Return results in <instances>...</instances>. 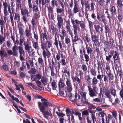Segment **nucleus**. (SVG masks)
Wrapping results in <instances>:
<instances>
[{
    "label": "nucleus",
    "mask_w": 123,
    "mask_h": 123,
    "mask_svg": "<svg viewBox=\"0 0 123 123\" xmlns=\"http://www.w3.org/2000/svg\"><path fill=\"white\" fill-rule=\"evenodd\" d=\"M89 94L90 96L93 97L96 96L98 94V91L97 87L96 86H93V88L88 86Z\"/></svg>",
    "instance_id": "nucleus-1"
},
{
    "label": "nucleus",
    "mask_w": 123,
    "mask_h": 123,
    "mask_svg": "<svg viewBox=\"0 0 123 123\" xmlns=\"http://www.w3.org/2000/svg\"><path fill=\"white\" fill-rule=\"evenodd\" d=\"M12 50L11 49L8 50L7 52L8 55H12L14 57H17L18 56V47L17 45L13 46L12 48Z\"/></svg>",
    "instance_id": "nucleus-2"
},
{
    "label": "nucleus",
    "mask_w": 123,
    "mask_h": 123,
    "mask_svg": "<svg viewBox=\"0 0 123 123\" xmlns=\"http://www.w3.org/2000/svg\"><path fill=\"white\" fill-rule=\"evenodd\" d=\"M57 19L58 21L56 24L57 27L59 30L63 27V19L61 16H59L58 15H57Z\"/></svg>",
    "instance_id": "nucleus-3"
},
{
    "label": "nucleus",
    "mask_w": 123,
    "mask_h": 123,
    "mask_svg": "<svg viewBox=\"0 0 123 123\" xmlns=\"http://www.w3.org/2000/svg\"><path fill=\"white\" fill-rule=\"evenodd\" d=\"M45 109H39L40 111L42 113L44 117L46 118H48V116H52V114L51 111L49 112L48 111L45 110Z\"/></svg>",
    "instance_id": "nucleus-4"
},
{
    "label": "nucleus",
    "mask_w": 123,
    "mask_h": 123,
    "mask_svg": "<svg viewBox=\"0 0 123 123\" xmlns=\"http://www.w3.org/2000/svg\"><path fill=\"white\" fill-rule=\"evenodd\" d=\"M67 80L66 81V89L68 92H71L72 89L73 87L71 83L70 80L67 78Z\"/></svg>",
    "instance_id": "nucleus-5"
},
{
    "label": "nucleus",
    "mask_w": 123,
    "mask_h": 123,
    "mask_svg": "<svg viewBox=\"0 0 123 123\" xmlns=\"http://www.w3.org/2000/svg\"><path fill=\"white\" fill-rule=\"evenodd\" d=\"M43 55L44 58L45 62H46V57L49 59V57L51 55V54L47 48L46 50L43 51Z\"/></svg>",
    "instance_id": "nucleus-6"
},
{
    "label": "nucleus",
    "mask_w": 123,
    "mask_h": 123,
    "mask_svg": "<svg viewBox=\"0 0 123 123\" xmlns=\"http://www.w3.org/2000/svg\"><path fill=\"white\" fill-rule=\"evenodd\" d=\"M43 104L40 102H38V107L39 109H46L48 106V102H43Z\"/></svg>",
    "instance_id": "nucleus-7"
},
{
    "label": "nucleus",
    "mask_w": 123,
    "mask_h": 123,
    "mask_svg": "<svg viewBox=\"0 0 123 123\" xmlns=\"http://www.w3.org/2000/svg\"><path fill=\"white\" fill-rule=\"evenodd\" d=\"M80 94L82 96V98H81V101L83 103L85 104V102H87L86 100V92H81Z\"/></svg>",
    "instance_id": "nucleus-8"
},
{
    "label": "nucleus",
    "mask_w": 123,
    "mask_h": 123,
    "mask_svg": "<svg viewBox=\"0 0 123 123\" xmlns=\"http://www.w3.org/2000/svg\"><path fill=\"white\" fill-rule=\"evenodd\" d=\"M74 6L73 8L74 13H76L78 12L79 11V6L78 4L77 1L75 0H74Z\"/></svg>",
    "instance_id": "nucleus-9"
},
{
    "label": "nucleus",
    "mask_w": 123,
    "mask_h": 123,
    "mask_svg": "<svg viewBox=\"0 0 123 123\" xmlns=\"http://www.w3.org/2000/svg\"><path fill=\"white\" fill-rule=\"evenodd\" d=\"M24 49L26 51L28 52V53L30 52V50L32 48L30 44L28 43L27 42L24 44Z\"/></svg>",
    "instance_id": "nucleus-10"
},
{
    "label": "nucleus",
    "mask_w": 123,
    "mask_h": 123,
    "mask_svg": "<svg viewBox=\"0 0 123 123\" xmlns=\"http://www.w3.org/2000/svg\"><path fill=\"white\" fill-rule=\"evenodd\" d=\"M110 10L111 12L112 16H113L116 14V11L114 6L111 5L110 7Z\"/></svg>",
    "instance_id": "nucleus-11"
},
{
    "label": "nucleus",
    "mask_w": 123,
    "mask_h": 123,
    "mask_svg": "<svg viewBox=\"0 0 123 123\" xmlns=\"http://www.w3.org/2000/svg\"><path fill=\"white\" fill-rule=\"evenodd\" d=\"M32 47L33 48L37 50V52L39 49V46L38 41L33 42H32Z\"/></svg>",
    "instance_id": "nucleus-12"
},
{
    "label": "nucleus",
    "mask_w": 123,
    "mask_h": 123,
    "mask_svg": "<svg viewBox=\"0 0 123 123\" xmlns=\"http://www.w3.org/2000/svg\"><path fill=\"white\" fill-rule=\"evenodd\" d=\"M13 15L14 17V19L15 21H16L17 22L20 21V16L18 12L17 13L15 12L14 14H13Z\"/></svg>",
    "instance_id": "nucleus-13"
},
{
    "label": "nucleus",
    "mask_w": 123,
    "mask_h": 123,
    "mask_svg": "<svg viewBox=\"0 0 123 123\" xmlns=\"http://www.w3.org/2000/svg\"><path fill=\"white\" fill-rule=\"evenodd\" d=\"M21 13L22 15L28 16L29 12L28 10L26 8L23 9L21 11Z\"/></svg>",
    "instance_id": "nucleus-14"
},
{
    "label": "nucleus",
    "mask_w": 123,
    "mask_h": 123,
    "mask_svg": "<svg viewBox=\"0 0 123 123\" xmlns=\"http://www.w3.org/2000/svg\"><path fill=\"white\" fill-rule=\"evenodd\" d=\"M19 35L20 36L23 35L24 32L23 26L22 24H20L18 26Z\"/></svg>",
    "instance_id": "nucleus-15"
},
{
    "label": "nucleus",
    "mask_w": 123,
    "mask_h": 123,
    "mask_svg": "<svg viewBox=\"0 0 123 123\" xmlns=\"http://www.w3.org/2000/svg\"><path fill=\"white\" fill-rule=\"evenodd\" d=\"M97 1L98 2L101 6L104 5L106 2L105 0H97ZM106 3L107 4L110 1V0H106Z\"/></svg>",
    "instance_id": "nucleus-16"
},
{
    "label": "nucleus",
    "mask_w": 123,
    "mask_h": 123,
    "mask_svg": "<svg viewBox=\"0 0 123 123\" xmlns=\"http://www.w3.org/2000/svg\"><path fill=\"white\" fill-rule=\"evenodd\" d=\"M94 28L96 32L100 33V32L102 31V28L100 26L97 25H94Z\"/></svg>",
    "instance_id": "nucleus-17"
},
{
    "label": "nucleus",
    "mask_w": 123,
    "mask_h": 123,
    "mask_svg": "<svg viewBox=\"0 0 123 123\" xmlns=\"http://www.w3.org/2000/svg\"><path fill=\"white\" fill-rule=\"evenodd\" d=\"M71 78L73 80V82L77 81L78 83H80L81 80L77 76H72Z\"/></svg>",
    "instance_id": "nucleus-18"
},
{
    "label": "nucleus",
    "mask_w": 123,
    "mask_h": 123,
    "mask_svg": "<svg viewBox=\"0 0 123 123\" xmlns=\"http://www.w3.org/2000/svg\"><path fill=\"white\" fill-rule=\"evenodd\" d=\"M50 1V0H39V4L40 5L41 4L42 5V6L45 5L46 3H49Z\"/></svg>",
    "instance_id": "nucleus-19"
},
{
    "label": "nucleus",
    "mask_w": 123,
    "mask_h": 123,
    "mask_svg": "<svg viewBox=\"0 0 123 123\" xmlns=\"http://www.w3.org/2000/svg\"><path fill=\"white\" fill-rule=\"evenodd\" d=\"M31 30L30 28L28 30V28H26V30L25 31V36L29 38L30 35L31 34Z\"/></svg>",
    "instance_id": "nucleus-20"
},
{
    "label": "nucleus",
    "mask_w": 123,
    "mask_h": 123,
    "mask_svg": "<svg viewBox=\"0 0 123 123\" xmlns=\"http://www.w3.org/2000/svg\"><path fill=\"white\" fill-rule=\"evenodd\" d=\"M59 87L60 88H63L65 86L64 83L62 82V79H60L59 81Z\"/></svg>",
    "instance_id": "nucleus-21"
},
{
    "label": "nucleus",
    "mask_w": 123,
    "mask_h": 123,
    "mask_svg": "<svg viewBox=\"0 0 123 123\" xmlns=\"http://www.w3.org/2000/svg\"><path fill=\"white\" fill-rule=\"evenodd\" d=\"M40 38L41 41V43H42V40L43 38V39H45L46 40H47V39L48 38L47 36V35L46 33H42V34H41L40 35Z\"/></svg>",
    "instance_id": "nucleus-22"
},
{
    "label": "nucleus",
    "mask_w": 123,
    "mask_h": 123,
    "mask_svg": "<svg viewBox=\"0 0 123 123\" xmlns=\"http://www.w3.org/2000/svg\"><path fill=\"white\" fill-rule=\"evenodd\" d=\"M41 81L43 85H46L47 82V79L45 77H42L41 79Z\"/></svg>",
    "instance_id": "nucleus-23"
},
{
    "label": "nucleus",
    "mask_w": 123,
    "mask_h": 123,
    "mask_svg": "<svg viewBox=\"0 0 123 123\" xmlns=\"http://www.w3.org/2000/svg\"><path fill=\"white\" fill-rule=\"evenodd\" d=\"M74 96L75 100V102H77L80 101V96L78 94L75 93Z\"/></svg>",
    "instance_id": "nucleus-24"
},
{
    "label": "nucleus",
    "mask_w": 123,
    "mask_h": 123,
    "mask_svg": "<svg viewBox=\"0 0 123 123\" xmlns=\"http://www.w3.org/2000/svg\"><path fill=\"white\" fill-rule=\"evenodd\" d=\"M106 73L108 75V77L109 81L112 80L114 79V76L111 73Z\"/></svg>",
    "instance_id": "nucleus-25"
},
{
    "label": "nucleus",
    "mask_w": 123,
    "mask_h": 123,
    "mask_svg": "<svg viewBox=\"0 0 123 123\" xmlns=\"http://www.w3.org/2000/svg\"><path fill=\"white\" fill-rule=\"evenodd\" d=\"M19 50V54H22L25 53V51L23 47L21 46H19L18 47Z\"/></svg>",
    "instance_id": "nucleus-26"
},
{
    "label": "nucleus",
    "mask_w": 123,
    "mask_h": 123,
    "mask_svg": "<svg viewBox=\"0 0 123 123\" xmlns=\"http://www.w3.org/2000/svg\"><path fill=\"white\" fill-rule=\"evenodd\" d=\"M3 12L4 13V20L5 21V22H6V16H7L8 12V11L7 10V8H4L3 10Z\"/></svg>",
    "instance_id": "nucleus-27"
},
{
    "label": "nucleus",
    "mask_w": 123,
    "mask_h": 123,
    "mask_svg": "<svg viewBox=\"0 0 123 123\" xmlns=\"http://www.w3.org/2000/svg\"><path fill=\"white\" fill-rule=\"evenodd\" d=\"M85 104L88 105L89 107V108L91 110L92 109H94L96 108V107L92 104H90L88 101L85 102Z\"/></svg>",
    "instance_id": "nucleus-28"
},
{
    "label": "nucleus",
    "mask_w": 123,
    "mask_h": 123,
    "mask_svg": "<svg viewBox=\"0 0 123 123\" xmlns=\"http://www.w3.org/2000/svg\"><path fill=\"white\" fill-rule=\"evenodd\" d=\"M86 50L88 55H89V54H91L93 51L91 48L87 46H86Z\"/></svg>",
    "instance_id": "nucleus-29"
},
{
    "label": "nucleus",
    "mask_w": 123,
    "mask_h": 123,
    "mask_svg": "<svg viewBox=\"0 0 123 123\" xmlns=\"http://www.w3.org/2000/svg\"><path fill=\"white\" fill-rule=\"evenodd\" d=\"M109 91L111 94L115 97L116 94V90L113 88H111Z\"/></svg>",
    "instance_id": "nucleus-30"
},
{
    "label": "nucleus",
    "mask_w": 123,
    "mask_h": 123,
    "mask_svg": "<svg viewBox=\"0 0 123 123\" xmlns=\"http://www.w3.org/2000/svg\"><path fill=\"white\" fill-rule=\"evenodd\" d=\"M41 43V48L43 49V51L45 50V49L47 48V47L46 46L47 43L45 42H42Z\"/></svg>",
    "instance_id": "nucleus-31"
},
{
    "label": "nucleus",
    "mask_w": 123,
    "mask_h": 123,
    "mask_svg": "<svg viewBox=\"0 0 123 123\" xmlns=\"http://www.w3.org/2000/svg\"><path fill=\"white\" fill-rule=\"evenodd\" d=\"M112 118H115L116 121L117 120V114L116 111H114L112 112Z\"/></svg>",
    "instance_id": "nucleus-32"
},
{
    "label": "nucleus",
    "mask_w": 123,
    "mask_h": 123,
    "mask_svg": "<svg viewBox=\"0 0 123 123\" xmlns=\"http://www.w3.org/2000/svg\"><path fill=\"white\" fill-rule=\"evenodd\" d=\"M105 94L106 96L109 99L111 98V96L110 91L108 90H106L105 92Z\"/></svg>",
    "instance_id": "nucleus-33"
},
{
    "label": "nucleus",
    "mask_w": 123,
    "mask_h": 123,
    "mask_svg": "<svg viewBox=\"0 0 123 123\" xmlns=\"http://www.w3.org/2000/svg\"><path fill=\"white\" fill-rule=\"evenodd\" d=\"M53 7L49 6L48 7V16H49V13H53L54 12V9Z\"/></svg>",
    "instance_id": "nucleus-34"
},
{
    "label": "nucleus",
    "mask_w": 123,
    "mask_h": 123,
    "mask_svg": "<svg viewBox=\"0 0 123 123\" xmlns=\"http://www.w3.org/2000/svg\"><path fill=\"white\" fill-rule=\"evenodd\" d=\"M16 8L20 9L21 11L24 8L23 5L21 3H19L16 4Z\"/></svg>",
    "instance_id": "nucleus-35"
},
{
    "label": "nucleus",
    "mask_w": 123,
    "mask_h": 123,
    "mask_svg": "<svg viewBox=\"0 0 123 123\" xmlns=\"http://www.w3.org/2000/svg\"><path fill=\"white\" fill-rule=\"evenodd\" d=\"M33 9L34 12H39L38 8L37 5L36 6L35 5H33Z\"/></svg>",
    "instance_id": "nucleus-36"
},
{
    "label": "nucleus",
    "mask_w": 123,
    "mask_h": 123,
    "mask_svg": "<svg viewBox=\"0 0 123 123\" xmlns=\"http://www.w3.org/2000/svg\"><path fill=\"white\" fill-rule=\"evenodd\" d=\"M63 8H60L59 7H57L56 8V12L58 13H61L63 12L64 10L63 9Z\"/></svg>",
    "instance_id": "nucleus-37"
},
{
    "label": "nucleus",
    "mask_w": 123,
    "mask_h": 123,
    "mask_svg": "<svg viewBox=\"0 0 123 123\" xmlns=\"http://www.w3.org/2000/svg\"><path fill=\"white\" fill-rule=\"evenodd\" d=\"M98 80L95 77H94L92 80V84L94 85H96L97 84Z\"/></svg>",
    "instance_id": "nucleus-38"
},
{
    "label": "nucleus",
    "mask_w": 123,
    "mask_h": 123,
    "mask_svg": "<svg viewBox=\"0 0 123 123\" xmlns=\"http://www.w3.org/2000/svg\"><path fill=\"white\" fill-rule=\"evenodd\" d=\"M5 41V37L0 34V43L2 44L3 42H4Z\"/></svg>",
    "instance_id": "nucleus-39"
},
{
    "label": "nucleus",
    "mask_w": 123,
    "mask_h": 123,
    "mask_svg": "<svg viewBox=\"0 0 123 123\" xmlns=\"http://www.w3.org/2000/svg\"><path fill=\"white\" fill-rule=\"evenodd\" d=\"M118 15L117 16L118 19L119 21H121L123 19V16L121 14L120 12H119V10H118Z\"/></svg>",
    "instance_id": "nucleus-40"
},
{
    "label": "nucleus",
    "mask_w": 123,
    "mask_h": 123,
    "mask_svg": "<svg viewBox=\"0 0 123 123\" xmlns=\"http://www.w3.org/2000/svg\"><path fill=\"white\" fill-rule=\"evenodd\" d=\"M93 101L94 102L99 103L102 102V99L101 98H97L94 99Z\"/></svg>",
    "instance_id": "nucleus-41"
},
{
    "label": "nucleus",
    "mask_w": 123,
    "mask_h": 123,
    "mask_svg": "<svg viewBox=\"0 0 123 123\" xmlns=\"http://www.w3.org/2000/svg\"><path fill=\"white\" fill-rule=\"evenodd\" d=\"M51 86L53 90H56L57 87V86L56 82L53 81L51 83Z\"/></svg>",
    "instance_id": "nucleus-42"
},
{
    "label": "nucleus",
    "mask_w": 123,
    "mask_h": 123,
    "mask_svg": "<svg viewBox=\"0 0 123 123\" xmlns=\"http://www.w3.org/2000/svg\"><path fill=\"white\" fill-rule=\"evenodd\" d=\"M117 4L119 7H121L123 5L122 0H117Z\"/></svg>",
    "instance_id": "nucleus-43"
},
{
    "label": "nucleus",
    "mask_w": 123,
    "mask_h": 123,
    "mask_svg": "<svg viewBox=\"0 0 123 123\" xmlns=\"http://www.w3.org/2000/svg\"><path fill=\"white\" fill-rule=\"evenodd\" d=\"M101 18L102 19V21L105 24L107 22V20L105 16L103 15H101Z\"/></svg>",
    "instance_id": "nucleus-44"
},
{
    "label": "nucleus",
    "mask_w": 123,
    "mask_h": 123,
    "mask_svg": "<svg viewBox=\"0 0 123 123\" xmlns=\"http://www.w3.org/2000/svg\"><path fill=\"white\" fill-rule=\"evenodd\" d=\"M113 58L114 60H117L118 58V55L116 51H115V53L113 55Z\"/></svg>",
    "instance_id": "nucleus-45"
},
{
    "label": "nucleus",
    "mask_w": 123,
    "mask_h": 123,
    "mask_svg": "<svg viewBox=\"0 0 123 123\" xmlns=\"http://www.w3.org/2000/svg\"><path fill=\"white\" fill-rule=\"evenodd\" d=\"M19 44L20 45V46H21L23 45L22 44L23 43H24V45L25 44H26V43H27L25 42L24 40L23 39H20L19 40Z\"/></svg>",
    "instance_id": "nucleus-46"
},
{
    "label": "nucleus",
    "mask_w": 123,
    "mask_h": 123,
    "mask_svg": "<svg viewBox=\"0 0 123 123\" xmlns=\"http://www.w3.org/2000/svg\"><path fill=\"white\" fill-rule=\"evenodd\" d=\"M91 118L92 119L93 122H95L97 123V118L94 114H92Z\"/></svg>",
    "instance_id": "nucleus-47"
},
{
    "label": "nucleus",
    "mask_w": 123,
    "mask_h": 123,
    "mask_svg": "<svg viewBox=\"0 0 123 123\" xmlns=\"http://www.w3.org/2000/svg\"><path fill=\"white\" fill-rule=\"evenodd\" d=\"M112 65V68L113 70L114 71V67L115 69L117 71V68H118L117 66V64L116 63L115 61L114 62H112L111 63Z\"/></svg>",
    "instance_id": "nucleus-48"
},
{
    "label": "nucleus",
    "mask_w": 123,
    "mask_h": 123,
    "mask_svg": "<svg viewBox=\"0 0 123 123\" xmlns=\"http://www.w3.org/2000/svg\"><path fill=\"white\" fill-rule=\"evenodd\" d=\"M38 62L39 64L42 65L43 62V60L42 57H40L38 58Z\"/></svg>",
    "instance_id": "nucleus-49"
},
{
    "label": "nucleus",
    "mask_w": 123,
    "mask_h": 123,
    "mask_svg": "<svg viewBox=\"0 0 123 123\" xmlns=\"http://www.w3.org/2000/svg\"><path fill=\"white\" fill-rule=\"evenodd\" d=\"M74 115H77L79 117V120L80 121H82V118L81 117V113H80L77 112L74 113Z\"/></svg>",
    "instance_id": "nucleus-50"
},
{
    "label": "nucleus",
    "mask_w": 123,
    "mask_h": 123,
    "mask_svg": "<svg viewBox=\"0 0 123 123\" xmlns=\"http://www.w3.org/2000/svg\"><path fill=\"white\" fill-rule=\"evenodd\" d=\"M33 34L34 37L35 39H36V41H38V37L37 33V32L36 33L34 32Z\"/></svg>",
    "instance_id": "nucleus-51"
},
{
    "label": "nucleus",
    "mask_w": 123,
    "mask_h": 123,
    "mask_svg": "<svg viewBox=\"0 0 123 123\" xmlns=\"http://www.w3.org/2000/svg\"><path fill=\"white\" fill-rule=\"evenodd\" d=\"M77 35H75L74 37L72 38V42H75L79 40V38Z\"/></svg>",
    "instance_id": "nucleus-52"
},
{
    "label": "nucleus",
    "mask_w": 123,
    "mask_h": 123,
    "mask_svg": "<svg viewBox=\"0 0 123 123\" xmlns=\"http://www.w3.org/2000/svg\"><path fill=\"white\" fill-rule=\"evenodd\" d=\"M50 28L52 30V32L54 33V32H55L57 31L56 28H55L54 26L53 25H51Z\"/></svg>",
    "instance_id": "nucleus-53"
},
{
    "label": "nucleus",
    "mask_w": 123,
    "mask_h": 123,
    "mask_svg": "<svg viewBox=\"0 0 123 123\" xmlns=\"http://www.w3.org/2000/svg\"><path fill=\"white\" fill-rule=\"evenodd\" d=\"M122 86V89L120 90V97L122 98L123 100V87Z\"/></svg>",
    "instance_id": "nucleus-54"
},
{
    "label": "nucleus",
    "mask_w": 123,
    "mask_h": 123,
    "mask_svg": "<svg viewBox=\"0 0 123 123\" xmlns=\"http://www.w3.org/2000/svg\"><path fill=\"white\" fill-rule=\"evenodd\" d=\"M70 23L69 22H68V23H67L66 25V28L67 29V31L69 32L70 30Z\"/></svg>",
    "instance_id": "nucleus-55"
},
{
    "label": "nucleus",
    "mask_w": 123,
    "mask_h": 123,
    "mask_svg": "<svg viewBox=\"0 0 123 123\" xmlns=\"http://www.w3.org/2000/svg\"><path fill=\"white\" fill-rule=\"evenodd\" d=\"M110 44H111V46L114 47L115 46L114 43V41L112 39H110L109 40Z\"/></svg>",
    "instance_id": "nucleus-56"
},
{
    "label": "nucleus",
    "mask_w": 123,
    "mask_h": 123,
    "mask_svg": "<svg viewBox=\"0 0 123 123\" xmlns=\"http://www.w3.org/2000/svg\"><path fill=\"white\" fill-rule=\"evenodd\" d=\"M64 41L65 43L67 44H68L70 43V39L68 37H65Z\"/></svg>",
    "instance_id": "nucleus-57"
},
{
    "label": "nucleus",
    "mask_w": 123,
    "mask_h": 123,
    "mask_svg": "<svg viewBox=\"0 0 123 123\" xmlns=\"http://www.w3.org/2000/svg\"><path fill=\"white\" fill-rule=\"evenodd\" d=\"M104 77V81L105 83L107 82V81L108 80V76H106L105 75L102 74V77Z\"/></svg>",
    "instance_id": "nucleus-58"
},
{
    "label": "nucleus",
    "mask_w": 123,
    "mask_h": 123,
    "mask_svg": "<svg viewBox=\"0 0 123 123\" xmlns=\"http://www.w3.org/2000/svg\"><path fill=\"white\" fill-rule=\"evenodd\" d=\"M6 22H5L3 20L2 18H1V19H0V25L1 26L4 25L5 24V23Z\"/></svg>",
    "instance_id": "nucleus-59"
},
{
    "label": "nucleus",
    "mask_w": 123,
    "mask_h": 123,
    "mask_svg": "<svg viewBox=\"0 0 123 123\" xmlns=\"http://www.w3.org/2000/svg\"><path fill=\"white\" fill-rule=\"evenodd\" d=\"M88 55V54H86L84 55V57L86 59L85 61L86 62H88L90 60V58Z\"/></svg>",
    "instance_id": "nucleus-60"
},
{
    "label": "nucleus",
    "mask_w": 123,
    "mask_h": 123,
    "mask_svg": "<svg viewBox=\"0 0 123 123\" xmlns=\"http://www.w3.org/2000/svg\"><path fill=\"white\" fill-rule=\"evenodd\" d=\"M91 38H92V41L94 42V43H95L96 41V36L95 35H92V36H91Z\"/></svg>",
    "instance_id": "nucleus-61"
},
{
    "label": "nucleus",
    "mask_w": 123,
    "mask_h": 123,
    "mask_svg": "<svg viewBox=\"0 0 123 123\" xmlns=\"http://www.w3.org/2000/svg\"><path fill=\"white\" fill-rule=\"evenodd\" d=\"M90 72L94 76H95L96 75V73L94 69H91Z\"/></svg>",
    "instance_id": "nucleus-62"
},
{
    "label": "nucleus",
    "mask_w": 123,
    "mask_h": 123,
    "mask_svg": "<svg viewBox=\"0 0 123 123\" xmlns=\"http://www.w3.org/2000/svg\"><path fill=\"white\" fill-rule=\"evenodd\" d=\"M70 92H66V96L67 97L69 98V99L72 97V94Z\"/></svg>",
    "instance_id": "nucleus-63"
},
{
    "label": "nucleus",
    "mask_w": 123,
    "mask_h": 123,
    "mask_svg": "<svg viewBox=\"0 0 123 123\" xmlns=\"http://www.w3.org/2000/svg\"><path fill=\"white\" fill-rule=\"evenodd\" d=\"M31 73L33 74H35L37 73L36 69L34 68H31Z\"/></svg>",
    "instance_id": "nucleus-64"
}]
</instances>
